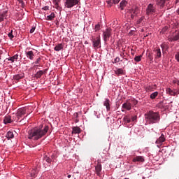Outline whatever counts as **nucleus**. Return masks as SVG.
Wrapping results in <instances>:
<instances>
[{
    "label": "nucleus",
    "instance_id": "36",
    "mask_svg": "<svg viewBox=\"0 0 179 179\" xmlns=\"http://www.w3.org/2000/svg\"><path fill=\"white\" fill-rule=\"evenodd\" d=\"M13 31H11L9 34H8V37L10 38V39H12V38H13Z\"/></svg>",
    "mask_w": 179,
    "mask_h": 179
},
{
    "label": "nucleus",
    "instance_id": "33",
    "mask_svg": "<svg viewBox=\"0 0 179 179\" xmlns=\"http://www.w3.org/2000/svg\"><path fill=\"white\" fill-rule=\"evenodd\" d=\"M123 120L124 121H125V122H127V124H129V122H131V119L128 116H125Z\"/></svg>",
    "mask_w": 179,
    "mask_h": 179
},
{
    "label": "nucleus",
    "instance_id": "56",
    "mask_svg": "<svg viewBox=\"0 0 179 179\" xmlns=\"http://www.w3.org/2000/svg\"><path fill=\"white\" fill-rule=\"evenodd\" d=\"M125 179H128V178H125Z\"/></svg>",
    "mask_w": 179,
    "mask_h": 179
},
{
    "label": "nucleus",
    "instance_id": "24",
    "mask_svg": "<svg viewBox=\"0 0 179 179\" xmlns=\"http://www.w3.org/2000/svg\"><path fill=\"white\" fill-rule=\"evenodd\" d=\"M168 1H170V0H159L157 1V4L159 5V6L163 8V6H164V4L166 3V2H167Z\"/></svg>",
    "mask_w": 179,
    "mask_h": 179
},
{
    "label": "nucleus",
    "instance_id": "18",
    "mask_svg": "<svg viewBox=\"0 0 179 179\" xmlns=\"http://www.w3.org/2000/svg\"><path fill=\"white\" fill-rule=\"evenodd\" d=\"M55 51H61V50H64V44L59 43L54 48Z\"/></svg>",
    "mask_w": 179,
    "mask_h": 179
},
{
    "label": "nucleus",
    "instance_id": "28",
    "mask_svg": "<svg viewBox=\"0 0 179 179\" xmlns=\"http://www.w3.org/2000/svg\"><path fill=\"white\" fill-rule=\"evenodd\" d=\"M166 93L170 94V96H176V92H174L171 89L167 88Z\"/></svg>",
    "mask_w": 179,
    "mask_h": 179
},
{
    "label": "nucleus",
    "instance_id": "11",
    "mask_svg": "<svg viewBox=\"0 0 179 179\" xmlns=\"http://www.w3.org/2000/svg\"><path fill=\"white\" fill-rule=\"evenodd\" d=\"M23 78H24V73H23L13 76L14 80L19 81V80H20V79H23Z\"/></svg>",
    "mask_w": 179,
    "mask_h": 179
},
{
    "label": "nucleus",
    "instance_id": "10",
    "mask_svg": "<svg viewBox=\"0 0 179 179\" xmlns=\"http://www.w3.org/2000/svg\"><path fill=\"white\" fill-rule=\"evenodd\" d=\"M122 108L129 110L132 108V103H131V102L124 103L122 106Z\"/></svg>",
    "mask_w": 179,
    "mask_h": 179
},
{
    "label": "nucleus",
    "instance_id": "27",
    "mask_svg": "<svg viewBox=\"0 0 179 179\" xmlns=\"http://www.w3.org/2000/svg\"><path fill=\"white\" fill-rule=\"evenodd\" d=\"M19 57V55H15L10 58L8 59V61H11V62H15V60L17 61V57Z\"/></svg>",
    "mask_w": 179,
    "mask_h": 179
},
{
    "label": "nucleus",
    "instance_id": "38",
    "mask_svg": "<svg viewBox=\"0 0 179 179\" xmlns=\"http://www.w3.org/2000/svg\"><path fill=\"white\" fill-rule=\"evenodd\" d=\"M55 6L56 9H58L59 8V6L58 5V2L57 1H54Z\"/></svg>",
    "mask_w": 179,
    "mask_h": 179
},
{
    "label": "nucleus",
    "instance_id": "48",
    "mask_svg": "<svg viewBox=\"0 0 179 179\" xmlns=\"http://www.w3.org/2000/svg\"><path fill=\"white\" fill-rule=\"evenodd\" d=\"M165 47H166V45L164 44L161 45V48H162V50H164Z\"/></svg>",
    "mask_w": 179,
    "mask_h": 179
},
{
    "label": "nucleus",
    "instance_id": "31",
    "mask_svg": "<svg viewBox=\"0 0 179 179\" xmlns=\"http://www.w3.org/2000/svg\"><path fill=\"white\" fill-rule=\"evenodd\" d=\"M55 17V13H52L50 15H48L47 20H52Z\"/></svg>",
    "mask_w": 179,
    "mask_h": 179
},
{
    "label": "nucleus",
    "instance_id": "39",
    "mask_svg": "<svg viewBox=\"0 0 179 179\" xmlns=\"http://www.w3.org/2000/svg\"><path fill=\"white\" fill-rule=\"evenodd\" d=\"M41 61V58L38 57V59H36L34 64H40Z\"/></svg>",
    "mask_w": 179,
    "mask_h": 179
},
{
    "label": "nucleus",
    "instance_id": "9",
    "mask_svg": "<svg viewBox=\"0 0 179 179\" xmlns=\"http://www.w3.org/2000/svg\"><path fill=\"white\" fill-rule=\"evenodd\" d=\"M25 55L27 58L31 59V61H33V59H34V52H33V50L26 52Z\"/></svg>",
    "mask_w": 179,
    "mask_h": 179
},
{
    "label": "nucleus",
    "instance_id": "37",
    "mask_svg": "<svg viewBox=\"0 0 179 179\" xmlns=\"http://www.w3.org/2000/svg\"><path fill=\"white\" fill-rule=\"evenodd\" d=\"M120 57H116V58L114 59L113 64H117V63L120 62Z\"/></svg>",
    "mask_w": 179,
    "mask_h": 179
},
{
    "label": "nucleus",
    "instance_id": "54",
    "mask_svg": "<svg viewBox=\"0 0 179 179\" xmlns=\"http://www.w3.org/2000/svg\"><path fill=\"white\" fill-rule=\"evenodd\" d=\"M134 104H138V101H134Z\"/></svg>",
    "mask_w": 179,
    "mask_h": 179
},
{
    "label": "nucleus",
    "instance_id": "55",
    "mask_svg": "<svg viewBox=\"0 0 179 179\" xmlns=\"http://www.w3.org/2000/svg\"><path fill=\"white\" fill-rule=\"evenodd\" d=\"M76 122H79V120L78 119H76Z\"/></svg>",
    "mask_w": 179,
    "mask_h": 179
},
{
    "label": "nucleus",
    "instance_id": "49",
    "mask_svg": "<svg viewBox=\"0 0 179 179\" xmlns=\"http://www.w3.org/2000/svg\"><path fill=\"white\" fill-rule=\"evenodd\" d=\"M149 90H150V87H148L146 88V92H149Z\"/></svg>",
    "mask_w": 179,
    "mask_h": 179
},
{
    "label": "nucleus",
    "instance_id": "22",
    "mask_svg": "<svg viewBox=\"0 0 179 179\" xmlns=\"http://www.w3.org/2000/svg\"><path fill=\"white\" fill-rule=\"evenodd\" d=\"M80 132H81V130L79 127H73L72 134H80Z\"/></svg>",
    "mask_w": 179,
    "mask_h": 179
},
{
    "label": "nucleus",
    "instance_id": "26",
    "mask_svg": "<svg viewBox=\"0 0 179 179\" xmlns=\"http://www.w3.org/2000/svg\"><path fill=\"white\" fill-rule=\"evenodd\" d=\"M44 73L43 72V71H38L36 75H35V78H36L37 79H40V78H41V76H43V74Z\"/></svg>",
    "mask_w": 179,
    "mask_h": 179
},
{
    "label": "nucleus",
    "instance_id": "14",
    "mask_svg": "<svg viewBox=\"0 0 179 179\" xmlns=\"http://www.w3.org/2000/svg\"><path fill=\"white\" fill-rule=\"evenodd\" d=\"M93 46L94 47H99L100 46V37H97L96 39L94 38L92 40Z\"/></svg>",
    "mask_w": 179,
    "mask_h": 179
},
{
    "label": "nucleus",
    "instance_id": "1",
    "mask_svg": "<svg viewBox=\"0 0 179 179\" xmlns=\"http://www.w3.org/2000/svg\"><path fill=\"white\" fill-rule=\"evenodd\" d=\"M48 126H45L43 129L35 127L28 131V138L38 141L48 132Z\"/></svg>",
    "mask_w": 179,
    "mask_h": 179
},
{
    "label": "nucleus",
    "instance_id": "29",
    "mask_svg": "<svg viewBox=\"0 0 179 179\" xmlns=\"http://www.w3.org/2000/svg\"><path fill=\"white\" fill-rule=\"evenodd\" d=\"M37 173H38V171H37V169H34L31 171V177H36L37 176Z\"/></svg>",
    "mask_w": 179,
    "mask_h": 179
},
{
    "label": "nucleus",
    "instance_id": "15",
    "mask_svg": "<svg viewBox=\"0 0 179 179\" xmlns=\"http://www.w3.org/2000/svg\"><path fill=\"white\" fill-rule=\"evenodd\" d=\"M134 163H136V162H140L141 163H143L145 162V159H143V157L142 156H136L133 159Z\"/></svg>",
    "mask_w": 179,
    "mask_h": 179
},
{
    "label": "nucleus",
    "instance_id": "42",
    "mask_svg": "<svg viewBox=\"0 0 179 179\" xmlns=\"http://www.w3.org/2000/svg\"><path fill=\"white\" fill-rule=\"evenodd\" d=\"M43 10H48V9H50L49 6H44L43 8H42Z\"/></svg>",
    "mask_w": 179,
    "mask_h": 179
},
{
    "label": "nucleus",
    "instance_id": "47",
    "mask_svg": "<svg viewBox=\"0 0 179 179\" xmlns=\"http://www.w3.org/2000/svg\"><path fill=\"white\" fill-rule=\"evenodd\" d=\"M136 118H138L136 116H133L131 117L132 121H136Z\"/></svg>",
    "mask_w": 179,
    "mask_h": 179
},
{
    "label": "nucleus",
    "instance_id": "6",
    "mask_svg": "<svg viewBox=\"0 0 179 179\" xmlns=\"http://www.w3.org/2000/svg\"><path fill=\"white\" fill-rule=\"evenodd\" d=\"M169 41L173 43V41H178L179 40V31H176L173 33L172 36H169Z\"/></svg>",
    "mask_w": 179,
    "mask_h": 179
},
{
    "label": "nucleus",
    "instance_id": "43",
    "mask_svg": "<svg viewBox=\"0 0 179 179\" xmlns=\"http://www.w3.org/2000/svg\"><path fill=\"white\" fill-rule=\"evenodd\" d=\"M120 0H113V3H115V5H117V3H120Z\"/></svg>",
    "mask_w": 179,
    "mask_h": 179
},
{
    "label": "nucleus",
    "instance_id": "17",
    "mask_svg": "<svg viewBox=\"0 0 179 179\" xmlns=\"http://www.w3.org/2000/svg\"><path fill=\"white\" fill-rule=\"evenodd\" d=\"M159 58H162V50L160 48L155 50V59H159Z\"/></svg>",
    "mask_w": 179,
    "mask_h": 179
},
{
    "label": "nucleus",
    "instance_id": "19",
    "mask_svg": "<svg viewBox=\"0 0 179 179\" xmlns=\"http://www.w3.org/2000/svg\"><path fill=\"white\" fill-rule=\"evenodd\" d=\"M128 2H127V1L124 0L122 1L120 3V6L121 8V10H124V9H125V6H127Z\"/></svg>",
    "mask_w": 179,
    "mask_h": 179
},
{
    "label": "nucleus",
    "instance_id": "46",
    "mask_svg": "<svg viewBox=\"0 0 179 179\" xmlns=\"http://www.w3.org/2000/svg\"><path fill=\"white\" fill-rule=\"evenodd\" d=\"M78 113H75L74 114H73V117L74 118H78Z\"/></svg>",
    "mask_w": 179,
    "mask_h": 179
},
{
    "label": "nucleus",
    "instance_id": "20",
    "mask_svg": "<svg viewBox=\"0 0 179 179\" xmlns=\"http://www.w3.org/2000/svg\"><path fill=\"white\" fill-rule=\"evenodd\" d=\"M3 121L4 124H10L12 122V117L10 115L6 116Z\"/></svg>",
    "mask_w": 179,
    "mask_h": 179
},
{
    "label": "nucleus",
    "instance_id": "25",
    "mask_svg": "<svg viewBox=\"0 0 179 179\" xmlns=\"http://www.w3.org/2000/svg\"><path fill=\"white\" fill-rule=\"evenodd\" d=\"M115 75L120 76V75H124V70L122 69H118L115 71Z\"/></svg>",
    "mask_w": 179,
    "mask_h": 179
},
{
    "label": "nucleus",
    "instance_id": "32",
    "mask_svg": "<svg viewBox=\"0 0 179 179\" xmlns=\"http://www.w3.org/2000/svg\"><path fill=\"white\" fill-rule=\"evenodd\" d=\"M141 59H142V55L136 56V57H134V61H135L136 62H140V61H141Z\"/></svg>",
    "mask_w": 179,
    "mask_h": 179
},
{
    "label": "nucleus",
    "instance_id": "44",
    "mask_svg": "<svg viewBox=\"0 0 179 179\" xmlns=\"http://www.w3.org/2000/svg\"><path fill=\"white\" fill-rule=\"evenodd\" d=\"M34 30H36V28L33 27L32 29H30L29 33L31 34L34 33Z\"/></svg>",
    "mask_w": 179,
    "mask_h": 179
},
{
    "label": "nucleus",
    "instance_id": "53",
    "mask_svg": "<svg viewBox=\"0 0 179 179\" xmlns=\"http://www.w3.org/2000/svg\"><path fill=\"white\" fill-rule=\"evenodd\" d=\"M67 177H68V178H71V175H68Z\"/></svg>",
    "mask_w": 179,
    "mask_h": 179
},
{
    "label": "nucleus",
    "instance_id": "50",
    "mask_svg": "<svg viewBox=\"0 0 179 179\" xmlns=\"http://www.w3.org/2000/svg\"><path fill=\"white\" fill-rule=\"evenodd\" d=\"M175 3L176 5H177V3H179V0H176Z\"/></svg>",
    "mask_w": 179,
    "mask_h": 179
},
{
    "label": "nucleus",
    "instance_id": "21",
    "mask_svg": "<svg viewBox=\"0 0 179 179\" xmlns=\"http://www.w3.org/2000/svg\"><path fill=\"white\" fill-rule=\"evenodd\" d=\"M6 137L8 139H13V138H15V135L13 134V131H9L7 132Z\"/></svg>",
    "mask_w": 179,
    "mask_h": 179
},
{
    "label": "nucleus",
    "instance_id": "30",
    "mask_svg": "<svg viewBox=\"0 0 179 179\" xmlns=\"http://www.w3.org/2000/svg\"><path fill=\"white\" fill-rule=\"evenodd\" d=\"M157 96H159V92H153L150 94V99L152 100H155V99H156Z\"/></svg>",
    "mask_w": 179,
    "mask_h": 179
},
{
    "label": "nucleus",
    "instance_id": "52",
    "mask_svg": "<svg viewBox=\"0 0 179 179\" xmlns=\"http://www.w3.org/2000/svg\"><path fill=\"white\" fill-rule=\"evenodd\" d=\"M46 72H47V69H45V70L43 71V73H46Z\"/></svg>",
    "mask_w": 179,
    "mask_h": 179
},
{
    "label": "nucleus",
    "instance_id": "51",
    "mask_svg": "<svg viewBox=\"0 0 179 179\" xmlns=\"http://www.w3.org/2000/svg\"><path fill=\"white\" fill-rule=\"evenodd\" d=\"M150 59L152 61L153 59V57L152 56H149Z\"/></svg>",
    "mask_w": 179,
    "mask_h": 179
},
{
    "label": "nucleus",
    "instance_id": "40",
    "mask_svg": "<svg viewBox=\"0 0 179 179\" xmlns=\"http://www.w3.org/2000/svg\"><path fill=\"white\" fill-rule=\"evenodd\" d=\"M99 30H100V24H98L95 26V31H97Z\"/></svg>",
    "mask_w": 179,
    "mask_h": 179
},
{
    "label": "nucleus",
    "instance_id": "34",
    "mask_svg": "<svg viewBox=\"0 0 179 179\" xmlns=\"http://www.w3.org/2000/svg\"><path fill=\"white\" fill-rule=\"evenodd\" d=\"M19 3H20L22 8H24V2L23 1V0H17Z\"/></svg>",
    "mask_w": 179,
    "mask_h": 179
},
{
    "label": "nucleus",
    "instance_id": "5",
    "mask_svg": "<svg viewBox=\"0 0 179 179\" xmlns=\"http://www.w3.org/2000/svg\"><path fill=\"white\" fill-rule=\"evenodd\" d=\"M154 13H156V8L153 6V4L150 3L146 9V15L150 16V15H153Z\"/></svg>",
    "mask_w": 179,
    "mask_h": 179
},
{
    "label": "nucleus",
    "instance_id": "16",
    "mask_svg": "<svg viewBox=\"0 0 179 179\" xmlns=\"http://www.w3.org/2000/svg\"><path fill=\"white\" fill-rule=\"evenodd\" d=\"M95 170L97 176H100V173H101V164L98 162L97 165L95 166Z\"/></svg>",
    "mask_w": 179,
    "mask_h": 179
},
{
    "label": "nucleus",
    "instance_id": "41",
    "mask_svg": "<svg viewBox=\"0 0 179 179\" xmlns=\"http://www.w3.org/2000/svg\"><path fill=\"white\" fill-rule=\"evenodd\" d=\"M143 21V17H141L137 21V23H138V24L142 23Z\"/></svg>",
    "mask_w": 179,
    "mask_h": 179
},
{
    "label": "nucleus",
    "instance_id": "45",
    "mask_svg": "<svg viewBox=\"0 0 179 179\" xmlns=\"http://www.w3.org/2000/svg\"><path fill=\"white\" fill-rule=\"evenodd\" d=\"M168 27H165L164 28H163L162 29V33H166V31H167Z\"/></svg>",
    "mask_w": 179,
    "mask_h": 179
},
{
    "label": "nucleus",
    "instance_id": "35",
    "mask_svg": "<svg viewBox=\"0 0 179 179\" xmlns=\"http://www.w3.org/2000/svg\"><path fill=\"white\" fill-rule=\"evenodd\" d=\"M44 160H45V162H47V163H51V159H50V157H45L44 158Z\"/></svg>",
    "mask_w": 179,
    "mask_h": 179
},
{
    "label": "nucleus",
    "instance_id": "4",
    "mask_svg": "<svg viewBox=\"0 0 179 179\" xmlns=\"http://www.w3.org/2000/svg\"><path fill=\"white\" fill-rule=\"evenodd\" d=\"M129 13L131 15V17L132 19H135L138 15H139V8L138 6H135L131 9L129 10Z\"/></svg>",
    "mask_w": 179,
    "mask_h": 179
},
{
    "label": "nucleus",
    "instance_id": "13",
    "mask_svg": "<svg viewBox=\"0 0 179 179\" xmlns=\"http://www.w3.org/2000/svg\"><path fill=\"white\" fill-rule=\"evenodd\" d=\"M8 10L3 11V13H0V22H3L6 17H8Z\"/></svg>",
    "mask_w": 179,
    "mask_h": 179
},
{
    "label": "nucleus",
    "instance_id": "2",
    "mask_svg": "<svg viewBox=\"0 0 179 179\" xmlns=\"http://www.w3.org/2000/svg\"><path fill=\"white\" fill-rule=\"evenodd\" d=\"M145 120L147 124H157L160 121V114L159 112L149 110L145 114Z\"/></svg>",
    "mask_w": 179,
    "mask_h": 179
},
{
    "label": "nucleus",
    "instance_id": "12",
    "mask_svg": "<svg viewBox=\"0 0 179 179\" xmlns=\"http://www.w3.org/2000/svg\"><path fill=\"white\" fill-rule=\"evenodd\" d=\"M165 141L166 138H164V135L162 134L161 136L156 141L155 143H157V145H162V143H163V142Z\"/></svg>",
    "mask_w": 179,
    "mask_h": 179
},
{
    "label": "nucleus",
    "instance_id": "3",
    "mask_svg": "<svg viewBox=\"0 0 179 179\" xmlns=\"http://www.w3.org/2000/svg\"><path fill=\"white\" fill-rule=\"evenodd\" d=\"M79 1L80 0H66L64 6L68 8H73V6L79 3Z\"/></svg>",
    "mask_w": 179,
    "mask_h": 179
},
{
    "label": "nucleus",
    "instance_id": "8",
    "mask_svg": "<svg viewBox=\"0 0 179 179\" xmlns=\"http://www.w3.org/2000/svg\"><path fill=\"white\" fill-rule=\"evenodd\" d=\"M110 37H111V29L108 28L103 31V40L105 42L108 41Z\"/></svg>",
    "mask_w": 179,
    "mask_h": 179
},
{
    "label": "nucleus",
    "instance_id": "23",
    "mask_svg": "<svg viewBox=\"0 0 179 179\" xmlns=\"http://www.w3.org/2000/svg\"><path fill=\"white\" fill-rule=\"evenodd\" d=\"M103 106H106L107 111H110V100L106 99V101L103 103Z\"/></svg>",
    "mask_w": 179,
    "mask_h": 179
},
{
    "label": "nucleus",
    "instance_id": "7",
    "mask_svg": "<svg viewBox=\"0 0 179 179\" xmlns=\"http://www.w3.org/2000/svg\"><path fill=\"white\" fill-rule=\"evenodd\" d=\"M26 115V108H21L17 110L16 113L17 120H20L23 117V115Z\"/></svg>",
    "mask_w": 179,
    "mask_h": 179
}]
</instances>
